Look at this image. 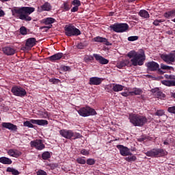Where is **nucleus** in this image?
Listing matches in <instances>:
<instances>
[{
  "label": "nucleus",
  "instance_id": "f257e3e1",
  "mask_svg": "<svg viewBox=\"0 0 175 175\" xmlns=\"http://www.w3.org/2000/svg\"><path fill=\"white\" fill-rule=\"evenodd\" d=\"M35 12V8L32 7H22L21 8H15L12 10V14L14 17H18L20 20L24 21H31L32 18L29 16L31 13Z\"/></svg>",
  "mask_w": 175,
  "mask_h": 175
},
{
  "label": "nucleus",
  "instance_id": "f03ea898",
  "mask_svg": "<svg viewBox=\"0 0 175 175\" xmlns=\"http://www.w3.org/2000/svg\"><path fill=\"white\" fill-rule=\"evenodd\" d=\"M128 57L132 58L131 62L133 66H137V65L142 66L144 64V61H146V54L143 50H141L140 53L135 51H131L128 53Z\"/></svg>",
  "mask_w": 175,
  "mask_h": 175
},
{
  "label": "nucleus",
  "instance_id": "7ed1b4c3",
  "mask_svg": "<svg viewBox=\"0 0 175 175\" xmlns=\"http://www.w3.org/2000/svg\"><path fill=\"white\" fill-rule=\"evenodd\" d=\"M129 119L130 120V122L134 126H144V125H146V124H147V122L148 121L146 116L135 113L130 114L129 116Z\"/></svg>",
  "mask_w": 175,
  "mask_h": 175
},
{
  "label": "nucleus",
  "instance_id": "20e7f679",
  "mask_svg": "<svg viewBox=\"0 0 175 175\" xmlns=\"http://www.w3.org/2000/svg\"><path fill=\"white\" fill-rule=\"evenodd\" d=\"M146 157H150L151 158H158L159 157H165L167 155V152L161 148H153L146 153Z\"/></svg>",
  "mask_w": 175,
  "mask_h": 175
},
{
  "label": "nucleus",
  "instance_id": "39448f33",
  "mask_svg": "<svg viewBox=\"0 0 175 175\" xmlns=\"http://www.w3.org/2000/svg\"><path fill=\"white\" fill-rule=\"evenodd\" d=\"M64 31L66 36H79V35H81V31L72 25H66Z\"/></svg>",
  "mask_w": 175,
  "mask_h": 175
},
{
  "label": "nucleus",
  "instance_id": "423d86ee",
  "mask_svg": "<svg viewBox=\"0 0 175 175\" xmlns=\"http://www.w3.org/2000/svg\"><path fill=\"white\" fill-rule=\"evenodd\" d=\"M40 125V126H44L48 125L49 122L46 120H34L31 119L29 121H25L23 122V126H27V128H33V124Z\"/></svg>",
  "mask_w": 175,
  "mask_h": 175
},
{
  "label": "nucleus",
  "instance_id": "0eeeda50",
  "mask_svg": "<svg viewBox=\"0 0 175 175\" xmlns=\"http://www.w3.org/2000/svg\"><path fill=\"white\" fill-rule=\"evenodd\" d=\"M78 113L81 117H89V116H96V111L90 107H85L78 110Z\"/></svg>",
  "mask_w": 175,
  "mask_h": 175
},
{
  "label": "nucleus",
  "instance_id": "6e6552de",
  "mask_svg": "<svg viewBox=\"0 0 175 175\" xmlns=\"http://www.w3.org/2000/svg\"><path fill=\"white\" fill-rule=\"evenodd\" d=\"M111 29L114 32H125L128 31L129 26L126 23L114 24L110 26Z\"/></svg>",
  "mask_w": 175,
  "mask_h": 175
},
{
  "label": "nucleus",
  "instance_id": "1a4fd4ad",
  "mask_svg": "<svg viewBox=\"0 0 175 175\" xmlns=\"http://www.w3.org/2000/svg\"><path fill=\"white\" fill-rule=\"evenodd\" d=\"M166 80L161 81V84L166 87H175V75H165Z\"/></svg>",
  "mask_w": 175,
  "mask_h": 175
},
{
  "label": "nucleus",
  "instance_id": "9d476101",
  "mask_svg": "<svg viewBox=\"0 0 175 175\" xmlns=\"http://www.w3.org/2000/svg\"><path fill=\"white\" fill-rule=\"evenodd\" d=\"M11 91L14 95L16 96H21V98H23V96H25L27 95V91H25V89L21 87H13Z\"/></svg>",
  "mask_w": 175,
  "mask_h": 175
},
{
  "label": "nucleus",
  "instance_id": "9b49d317",
  "mask_svg": "<svg viewBox=\"0 0 175 175\" xmlns=\"http://www.w3.org/2000/svg\"><path fill=\"white\" fill-rule=\"evenodd\" d=\"M161 58L166 64H173L175 62V53L162 54Z\"/></svg>",
  "mask_w": 175,
  "mask_h": 175
},
{
  "label": "nucleus",
  "instance_id": "f8f14e48",
  "mask_svg": "<svg viewBox=\"0 0 175 175\" xmlns=\"http://www.w3.org/2000/svg\"><path fill=\"white\" fill-rule=\"evenodd\" d=\"M117 148L120 150V153L122 157H128L129 155H132L131 150L126 146L122 145H117Z\"/></svg>",
  "mask_w": 175,
  "mask_h": 175
},
{
  "label": "nucleus",
  "instance_id": "ddd939ff",
  "mask_svg": "<svg viewBox=\"0 0 175 175\" xmlns=\"http://www.w3.org/2000/svg\"><path fill=\"white\" fill-rule=\"evenodd\" d=\"M31 147H35L36 150H43L44 148V144L42 143V140L40 139H36L35 141H31L30 142Z\"/></svg>",
  "mask_w": 175,
  "mask_h": 175
},
{
  "label": "nucleus",
  "instance_id": "4468645a",
  "mask_svg": "<svg viewBox=\"0 0 175 175\" xmlns=\"http://www.w3.org/2000/svg\"><path fill=\"white\" fill-rule=\"evenodd\" d=\"M146 66L148 68V70L151 72H155V70L159 69V64L155 62H149L146 64Z\"/></svg>",
  "mask_w": 175,
  "mask_h": 175
},
{
  "label": "nucleus",
  "instance_id": "2eb2a0df",
  "mask_svg": "<svg viewBox=\"0 0 175 175\" xmlns=\"http://www.w3.org/2000/svg\"><path fill=\"white\" fill-rule=\"evenodd\" d=\"M93 56L94 57L96 61L101 64V65H107L109 64V59L100 56L98 54H94Z\"/></svg>",
  "mask_w": 175,
  "mask_h": 175
},
{
  "label": "nucleus",
  "instance_id": "dca6fc26",
  "mask_svg": "<svg viewBox=\"0 0 175 175\" xmlns=\"http://www.w3.org/2000/svg\"><path fill=\"white\" fill-rule=\"evenodd\" d=\"M59 134L63 137H65V139H70L72 136L73 135V131L71 130H60Z\"/></svg>",
  "mask_w": 175,
  "mask_h": 175
},
{
  "label": "nucleus",
  "instance_id": "f3484780",
  "mask_svg": "<svg viewBox=\"0 0 175 175\" xmlns=\"http://www.w3.org/2000/svg\"><path fill=\"white\" fill-rule=\"evenodd\" d=\"M35 44H36V38H30L26 40L25 46L27 50L32 49Z\"/></svg>",
  "mask_w": 175,
  "mask_h": 175
},
{
  "label": "nucleus",
  "instance_id": "a211bd4d",
  "mask_svg": "<svg viewBox=\"0 0 175 175\" xmlns=\"http://www.w3.org/2000/svg\"><path fill=\"white\" fill-rule=\"evenodd\" d=\"M2 51L5 54V55H13L16 53V49L12 46L3 47Z\"/></svg>",
  "mask_w": 175,
  "mask_h": 175
},
{
  "label": "nucleus",
  "instance_id": "6ab92c4d",
  "mask_svg": "<svg viewBox=\"0 0 175 175\" xmlns=\"http://www.w3.org/2000/svg\"><path fill=\"white\" fill-rule=\"evenodd\" d=\"M1 126H3V128H5L6 129H9V131H14V132L17 131V126L10 122H3L1 124Z\"/></svg>",
  "mask_w": 175,
  "mask_h": 175
},
{
  "label": "nucleus",
  "instance_id": "aec40b11",
  "mask_svg": "<svg viewBox=\"0 0 175 175\" xmlns=\"http://www.w3.org/2000/svg\"><path fill=\"white\" fill-rule=\"evenodd\" d=\"M109 87L110 88H112L114 92H120V91H122V90H124L125 88L124 85L116 83L110 84Z\"/></svg>",
  "mask_w": 175,
  "mask_h": 175
},
{
  "label": "nucleus",
  "instance_id": "412c9836",
  "mask_svg": "<svg viewBox=\"0 0 175 175\" xmlns=\"http://www.w3.org/2000/svg\"><path fill=\"white\" fill-rule=\"evenodd\" d=\"M102 83V79L94 77L90 79L89 84L90 85H99Z\"/></svg>",
  "mask_w": 175,
  "mask_h": 175
},
{
  "label": "nucleus",
  "instance_id": "4be33fe9",
  "mask_svg": "<svg viewBox=\"0 0 175 175\" xmlns=\"http://www.w3.org/2000/svg\"><path fill=\"white\" fill-rule=\"evenodd\" d=\"M93 40L94 42H98L100 43H105V44H106V46H111V43L109 42V41H107V39H106L105 38L97 36V37L94 38L93 39Z\"/></svg>",
  "mask_w": 175,
  "mask_h": 175
},
{
  "label": "nucleus",
  "instance_id": "5701e85b",
  "mask_svg": "<svg viewBox=\"0 0 175 175\" xmlns=\"http://www.w3.org/2000/svg\"><path fill=\"white\" fill-rule=\"evenodd\" d=\"M8 155L13 157L14 158H18L21 155V152L16 149H10L8 151Z\"/></svg>",
  "mask_w": 175,
  "mask_h": 175
},
{
  "label": "nucleus",
  "instance_id": "b1692460",
  "mask_svg": "<svg viewBox=\"0 0 175 175\" xmlns=\"http://www.w3.org/2000/svg\"><path fill=\"white\" fill-rule=\"evenodd\" d=\"M63 57H64V53H58L49 57V60H51L52 62H54L55 61H59V59H61V58H62Z\"/></svg>",
  "mask_w": 175,
  "mask_h": 175
},
{
  "label": "nucleus",
  "instance_id": "393cba45",
  "mask_svg": "<svg viewBox=\"0 0 175 175\" xmlns=\"http://www.w3.org/2000/svg\"><path fill=\"white\" fill-rule=\"evenodd\" d=\"M129 64H130L129 60L124 59V60H122L117 64V68H118L119 69H122V68H124V66H126L129 65Z\"/></svg>",
  "mask_w": 175,
  "mask_h": 175
},
{
  "label": "nucleus",
  "instance_id": "a878e982",
  "mask_svg": "<svg viewBox=\"0 0 175 175\" xmlns=\"http://www.w3.org/2000/svg\"><path fill=\"white\" fill-rule=\"evenodd\" d=\"M0 163H3V165H12V159L8 157H0Z\"/></svg>",
  "mask_w": 175,
  "mask_h": 175
},
{
  "label": "nucleus",
  "instance_id": "bb28decb",
  "mask_svg": "<svg viewBox=\"0 0 175 175\" xmlns=\"http://www.w3.org/2000/svg\"><path fill=\"white\" fill-rule=\"evenodd\" d=\"M42 23L45 24V25H51V24L55 23V19L53 18H46L42 20Z\"/></svg>",
  "mask_w": 175,
  "mask_h": 175
},
{
  "label": "nucleus",
  "instance_id": "cd10ccee",
  "mask_svg": "<svg viewBox=\"0 0 175 175\" xmlns=\"http://www.w3.org/2000/svg\"><path fill=\"white\" fill-rule=\"evenodd\" d=\"M41 9L44 12H50L51 10V5L49 2H46L41 6Z\"/></svg>",
  "mask_w": 175,
  "mask_h": 175
},
{
  "label": "nucleus",
  "instance_id": "c85d7f7f",
  "mask_svg": "<svg viewBox=\"0 0 175 175\" xmlns=\"http://www.w3.org/2000/svg\"><path fill=\"white\" fill-rule=\"evenodd\" d=\"M164 17L165 18H169L170 17H175V10H172L171 11H168L164 14Z\"/></svg>",
  "mask_w": 175,
  "mask_h": 175
},
{
  "label": "nucleus",
  "instance_id": "c756f323",
  "mask_svg": "<svg viewBox=\"0 0 175 175\" xmlns=\"http://www.w3.org/2000/svg\"><path fill=\"white\" fill-rule=\"evenodd\" d=\"M139 16L141 17H144V18H148L150 17V14H148V12L146 11L145 10H142L139 11Z\"/></svg>",
  "mask_w": 175,
  "mask_h": 175
},
{
  "label": "nucleus",
  "instance_id": "7c9ffc66",
  "mask_svg": "<svg viewBox=\"0 0 175 175\" xmlns=\"http://www.w3.org/2000/svg\"><path fill=\"white\" fill-rule=\"evenodd\" d=\"M6 172H8V173H12V174H14V175L20 174V172H18V170H17L14 168L10 167H8L7 168Z\"/></svg>",
  "mask_w": 175,
  "mask_h": 175
},
{
  "label": "nucleus",
  "instance_id": "2f4dec72",
  "mask_svg": "<svg viewBox=\"0 0 175 175\" xmlns=\"http://www.w3.org/2000/svg\"><path fill=\"white\" fill-rule=\"evenodd\" d=\"M51 157L50 152H44L42 153V159H44L45 161L49 159V158Z\"/></svg>",
  "mask_w": 175,
  "mask_h": 175
},
{
  "label": "nucleus",
  "instance_id": "473e14b6",
  "mask_svg": "<svg viewBox=\"0 0 175 175\" xmlns=\"http://www.w3.org/2000/svg\"><path fill=\"white\" fill-rule=\"evenodd\" d=\"M72 137H73L74 140H76V139H81V137H83V136L80 135L79 133L72 132Z\"/></svg>",
  "mask_w": 175,
  "mask_h": 175
},
{
  "label": "nucleus",
  "instance_id": "72a5a7b5",
  "mask_svg": "<svg viewBox=\"0 0 175 175\" xmlns=\"http://www.w3.org/2000/svg\"><path fill=\"white\" fill-rule=\"evenodd\" d=\"M125 160L127 161V162H135L136 157L135 156L127 157L125 158Z\"/></svg>",
  "mask_w": 175,
  "mask_h": 175
},
{
  "label": "nucleus",
  "instance_id": "f704fd0d",
  "mask_svg": "<svg viewBox=\"0 0 175 175\" xmlns=\"http://www.w3.org/2000/svg\"><path fill=\"white\" fill-rule=\"evenodd\" d=\"M131 95H140L142 94V90L140 89H135L133 92H130Z\"/></svg>",
  "mask_w": 175,
  "mask_h": 175
},
{
  "label": "nucleus",
  "instance_id": "c9c22d12",
  "mask_svg": "<svg viewBox=\"0 0 175 175\" xmlns=\"http://www.w3.org/2000/svg\"><path fill=\"white\" fill-rule=\"evenodd\" d=\"M77 162L80 165H85V159H83L82 157H79L77 159Z\"/></svg>",
  "mask_w": 175,
  "mask_h": 175
},
{
  "label": "nucleus",
  "instance_id": "e433bc0d",
  "mask_svg": "<svg viewBox=\"0 0 175 175\" xmlns=\"http://www.w3.org/2000/svg\"><path fill=\"white\" fill-rule=\"evenodd\" d=\"M156 96L159 98V99H163L165 98V94H163L162 92L161 91H158Z\"/></svg>",
  "mask_w": 175,
  "mask_h": 175
},
{
  "label": "nucleus",
  "instance_id": "4c0bfd02",
  "mask_svg": "<svg viewBox=\"0 0 175 175\" xmlns=\"http://www.w3.org/2000/svg\"><path fill=\"white\" fill-rule=\"evenodd\" d=\"M94 57L91 55H85L84 57L85 62H90V61H93Z\"/></svg>",
  "mask_w": 175,
  "mask_h": 175
},
{
  "label": "nucleus",
  "instance_id": "58836bf2",
  "mask_svg": "<svg viewBox=\"0 0 175 175\" xmlns=\"http://www.w3.org/2000/svg\"><path fill=\"white\" fill-rule=\"evenodd\" d=\"M172 66H166L163 64H161V68L163 69V70H170L172 69Z\"/></svg>",
  "mask_w": 175,
  "mask_h": 175
},
{
  "label": "nucleus",
  "instance_id": "ea45409f",
  "mask_svg": "<svg viewBox=\"0 0 175 175\" xmlns=\"http://www.w3.org/2000/svg\"><path fill=\"white\" fill-rule=\"evenodd\" d=\"M137 39H139V37L137 36H130L128 38L129 42H135V40H137Z\"/></svg>",
  "mask_w": 175,
  "mask_h": 175
},
{
  "label": "nucleus",
  "instance_id": "a19ab883",
  "mask_svg": "<svg viewBox=\"0 0 175 175\" xmlns=\"http://www.w3.org/2000/svg\"><path fill=\"white\" fill-rule=\"evenodd\" d=\"M163 20L162 19H156L154 22H153V24L157 27L158 25H159V24H161V23H163Z\"/></svg>",
  "mask_w": 175,
  "mask_h": 175
},
{
  "label": "nucleus",
  "instance_id": "79ce46f5",
  "mask_svg": "<svg viewBox=\"0 0 175 175\" xmlns=\"http://www.w3.org/2000/svg\"><path fill=\"white\" fill-rule=\"evenodd\" d=\"M20 32L21 35H27V28L25 27H21L20 28Z\"/></svg>",
  "mask_w": 175,
  "mask_h": 175
},
{
  "label": "nucleus",
  "instance_id": "37998d69",
  "mask_svg": "<svg viewBox=\"0 0 175 175\" xmlns=\"http://www.w3.org/2000/svg\"><path fill=\"white\" fill-rule=\"evenodd\" d=\"M165 114V111L160 109L158 110L156 113H155V116H159L160 117H161V116H163Z\"/></svg>",
  "mask_w": 175,
  "mask_h": 175
},
{
  "label": "nucleus",
  "instance_id": "c03bdc74",
  "mask_svg": "<svg viewBox=\"0 0 175 175\" xmlns=\"http://www.w3.org/2000/svg\"><path fill=\"white\" fill-rule=\"evenodd\" d=\"M167 111L168 113H172V114H175V106L168 107Z\"/></svg>",
  "mask_w": 175,
  "mask_h": 175
},
{
  "label": "nucleus",
  "instance_id": "a18cd8bd",
  "mask_svg": "<svg viewBox=\"0 0 175 175\" xmlns=\"http://www.w3.org/2000/svg\"><path fill=\"white\" fill-rule=\"evenodd\" d=\"M87 164L88 165H94L95 164V159H88V160H87Z\"/></svg>",
  "mask_w": 175,
  "mask_h": 175
},
{
  "label": "nucleus",
  "instance_id": "49530a36",
  "mask_svg": "<svg viewBox=\"0 0 175 175\" xmlns=\"http://www.w3.org/2000/svg\"><path fill=\"white\" fill-rule=\"evenodd\" d=\"M62 69L64 70V72H70V70H71L70 67H69L68 66H62Z\"/></svg>",
  "mask_w": 175,
  "mask_h": 175
},
{
  "label": "nucleus",
  "instance_id": "de8ad7c7",
  "mask_svg": "<svg viewBox=\"0 0 175 175\" xmlns=\"http://www.w3.org/2000/svg\"><path fill=\"white\" fill-rule=\"evenodd\" d=\"M72 5H74V6L79 7L81 5V3H80V1L79 0H73Z\"/></svg>",
  "mask_w": 175,
  "mask_h": 175
},
{
  "label": "nucleus",
  "instance_id": "09e8293b",
  "mask_svg": "<svg viewBox=\"0 0 175 175\" xmlns=\"http://www.w3.org/2000/svg\"><path fill=\"white\" fill-rule=\"evenodd\" d=\"M63 9L66 11H68V10H69V9H70V7L69 6V4H68V3H64Z\"/></svg>",
  "mask_w": 175,
  "mask_h": 175
},
{
  "label": "nucleus",
  "instance_id": "8fccbe9b",
  "mask_svg": "<svg viewBox=\"0 0 175 175\" xmlns=\"http://www.w3.org/2000/svg\"><path fill=\"white\" fill-rule=\"evenodd\" d=\"M77 49H79V50H83V49H84V47H85V45L83 43H79L77 45Z\"/></svg>",
  "mask_w": 175,
  "mask_h": 175
},
{
  "label": "nucleus",
  "instance_id": "3c124183",
  "mask_svg": "<svg viewBox=\"0 0 175 175\" xmlns=\"http://www.w3.org/2000/svg\"><path fill=\"white\" fill-rule=\"evenodd\" d=\"M159 91V88H158L151 90V92H152V94H154V96H156V95L158 94Z\"/></svg>",
  "mask_w": 175,
  "mask_h": 175
},
{
  "label": "nucleus",
  "instance_id": "603ef678",
  "mask_svg": "<svg viewBox=\"0 0 175 175\" xmlns=\"http://www.w3.org/2000/svg\"><path fill=\"white\" fill-rule=\"evenodd\" d=\"M49 81L51 83H53V84H57L58 83H59V79H49Z\"/></svg>",
  "mask_w": 175,
  "mask_h": 175
},
{
  "label": "nucleus",
  "instance_id": "864d4df0",
  "mask_svg": "<svg viewBox=\"0 0 175 175\" xmlns=\"http://www.w3.org/2000/svg\"><path fill=\"white\" fill-rule=\"evenodd\" d=\"M37 175H47V173L42 170H40L37 172Z\"/></svg>",
  "mask_w": 175,
  "mask_h": 175
},
{
  "label": "nucleus",
  "instance_id": "5fc2aeb1",
  "mask_svg": "<svg viewBox=\"0 0 175 175\" xmlns=\"http://www.w3.org/2000/svg\"><path fill=\"white\" fill-rule=\"evenodd\" d=\"M81 154H82V155H88L90 152L87 150L83 149L81 150Z\"/></svg>",
  "mask_w": 175,
  "mask_h": 175
},
{
  "label": "nucleus",
  "instance_id": "6e6d98bb",
  "mask_svg": "<svg viewBox=\"0 0 175 175\" xmlns=\"http://www.w3.org/2000/svg\"><path fill=\"white\" fill-rule=\"evenodd\" d=\"M121 95H122V96H129V95L131 94V92H122L121 93Z\"/></svg>",
  "mask_w": 175,
  "mask_h": 175
},
{
  "label": "nucleus",
  "instance_id": "4d7b16f0",
  "mask_svg": "<svg viewBox=\"0 0 175 175\" xmlns=\"http://www.w3.org/2000/svg\"><path fill=\"white\" fill-rule=\"evenodd\" d=\"M77 10H79V6L77 5H75L71 9L72 12H77Z\"/></svg>",
  "mask_w": 175,
  "mask_h": 175
},
{
  "label": "nucleus",
  "instance_id": "13d9d810",
  "mask_svg": "<svg viewBox=\"0 0 175 175\" xmlns=\"http://www.w3.org/2000/svg\"><path fill=\"white\" fill-rule=\"evenodd\" d=\"M5 16V12L0 9V17H3Z\"/></svg>",
  "mask_w": 175,
  "mask_h": 175
},
{
  "label": "nucleus",
  "instance_id": "bf43d9fd",
  "mask_svg": "<svg viewBox=\"0 0 175 175\" xmlns=\"http://www.w3.org/2000/svg\"><path fill=\"white\" fill-rule=\"evenodd\" d=\"M170 95H171L172 98H175V92H171Z\"/></svg>",
  "mask_w": 175,
  "mask_h": 175
},
{
  "label": "nucleus",
  "instance_id": "052dcab7",
  "mask_svg": "<svg viewBox=\"0 0 175 175\" xmlns=\"http://www.w3.org/2000/svg\"><path fill=\"white\" fill-rule=\"evenodd\" d=\"M51 27H53V25H49V26L44 27V28H47L48 29H50V28H51Z\"/></svg>",
  "mask_w": 175,
  "mask_h": 175
},
{
  "label": "nucleus",
  "instance_id": "680f3d73",
  "mask_svg": "<svg viewBox=\"0 0 175 175\" xmlns=\"http://www.w3.org/2000/svg\"><path fill=\"white\" fill-rule=\"evenodd\" d=\"M158 72H159V73L163 74V71H162L160 68L158 69Z\"/></svg>",
  "mask_w": 175,
  "mask_h": 175
},
{
  "label": "nucleus",
  "instance_id": "e2e57ef3",
  "mask_svg": "<svg viewBox=\"0 0 175 175\" xmlns=\"http://www.w3.org/2000/svg\"><path fill=\"white\" fill-rule=\"evenodd\" d=\"M163 144H165V146H167V144H169V142H167V141H165L163 142Z\"/></svg>",
  "mask_w": 175,
  "mask_h": 175
},
{
  "label": "nucleus",
  "instance_id": "0e129e2a",
  "mask_svg": "<svg viewBox=\"0 0 175 175\" xmlns=\"http://www.w3.org/2000/svg\"><path fill=\"white\" fill-rule=\"evenodd\" d=\"M0 1H1V2H8V1H9L10 0H0Z\"/></svg>",
  "mask_w": 175,
  "mask_h": 175
},
{
  "label": "nucleus",
  "instance_id": "69168bd1",
  "mask_svg": "<svg viewBox=\"0 0 175 175\" xmlns=\"http://www.w3.org/2000/svg\"><path fill=\"white\" fill-rule=\"evenodd\" d=\"M146 77H148L149 79H151V77H152V76H151L150 75H147Z\"/></svg>",
  "mask_w": 175,
  "mask_h": 175
},
{
  "label": "nucleus",
  "instance_id": "338daca9",
  "mask_svg": "<svg viewBox=\"0 0 175 175\" xmlns=\"http://www.w3.org/2000/svg\"><path fill=\"white\" fill-rule=\"evenodd\" d=\"M167 33H169L170 35L172 34L171 31H168Z\"/></svg>",
  "mask_w": 175,
  "mask_h": 175
},
{
  "label": "nucleus",
  "instance_id": "774afa93",
  "mask_svg": "<svg viewBox=\"0 0 175 175\" xmlns=\"http://www.w3.org/2000/svg\"><path fill=\"white\" fill-rule=\"evenodd\" d=\"M173 23H175V18L172 20Z\"/></svg>",
  "mask_w": 175,
  "mask_h": 175
}]
</instances>
